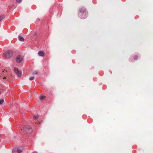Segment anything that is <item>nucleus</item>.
<instances>
[{"label":"nucleus","instance_id":"7","mask_svg":"<svg viewBox=\"0 0 153 153\" xmlns=\"http://www.w3.org/2000/svg\"><path fill=\"white\" fill-rule=\"evenodd\" d=\"M19 39L20 41L22 42H23L24 41V39L21 36H19Z\"/></svg>","mask_w":153,"mask_h":153},{"label":"nucleus","instance_id":"16","mask_svg":"<svg viewBox=\"0 0 153 153\" xmlns=\"http://www.w3.org/2000/svg\"><path fill=\"white\" fill-rule=\"evenodd\" d=\"M22 0H16L17 2L20 3L22 1Z\"/></svg>","mask_w":153,"mask_h":153},{"label":"nucleus","instance_id":"3","mask_svg":"<svg viewBox=\"0 0 153 153\" xmlns=\"http://www.w3.org/2000/svg\"><path fill=\"white\" fill-rule=\"evenodd\" d=\"M24 130L25 131H26L28 134H30L33 131L32 128L30 126L27 125L25 126Z\"/></svg>","mask_w":153,"mask_h":153},{"label":"nucleus","instance_id":"1","mask_svg":"<svg viewBox=\"0 0 153 153\" xmlns=\"http://www.w3.org/2000/svg\"><path fill=\"white\" fill-rule=\"evenodd\" d=\"M80 13L79 14V16L82 19H84L86 18L87 16V13L85 12V9L81 8L80 9Z\"/></svg>","mask_w":153,"mask_h":153},{"label":"nucleus","instance_id":"2","mask_svg":"<svg viewBox=\"0 0 153 153\" xmlns=\"http://www.w3.org/2000/svg\"><path fill=\"white\" fill-rule=\"evenodd\" d=\"M13 52L11 50L7 51L4 54V57L7 58H9L13 55Z\"/></svg>","mask_w":153,"mask_h":153},{"label":"nucleus","instance_id":"4","mask_svg":"<svg viewBox=\"0 0 153 153\" xmlns=\"http://www.w3.org/2000/svg\"><path fill=\"white\" fill-rule=\"evenodd\" d=\"M23 60L22 56L20 55H18L16 58V61L17 63H20Z\"/></svg>","mask_w":153,"mask_h":153},{"label":"nucleus","instance_id":"5","mask_svg":"<svg viewBox=\"0 0 153 153\" xmlns=\"http://www.w3.org/2000/svg\"><path fill=\"white\" fill-rule=\"evenodd\" d=\"M14 71L17 74L18 77H20L21 76V71L17 68H14Z\"/></svg>","mask_w":153,"mask_h":153},{"label":"nucleus","instance_id":"11","mask_svg":"<svg viewBox=\"0 0 153 153\" xmlns=\"http://www.w3.org/2000/svg\"><path fill=\"white\" fill-rule=\"evenodd\" d=\"M45 97L44 96H41L40 97V100H43L45 98Z\"/></svg>","mask_w":153,"mask_h":153},{"label":"nucleus","instance_id":"20","mask_svg":"<svg viewBox=\"0 0 153 153\" xmlns=\"http://www.w3.org/2000/svg\"><path fill=\"white\" fill-rule=\"evenodd\" d=\"M12 153H14V152H13V151H12Z\"/></svg>","mask_w":153,"mask_h":153},{"label":"nucleus","instance_id":"19","mask_svg":"<svg viewBox=\"0 0 153 153\" xmlns=\"http://www.w3.org/2000/svg\"><path fill=\"white\" fill-rule=\"evenodd\" d=\"M33 153H36V152H34Z\"/></svg>","mask_w":153,"mask_h":153},{"label":"nucleus","instance_id":"13","mask_svg":"<svg viewBox=\"0 0 153 153\" xmlns=\"http://www.w3.org/2000/svg\"><path fill=\"white\" fill-rule=\"evenodd\" d=\"M22 152V151L20 149H19L17 150V152L18 153H21Z\"/></svg>","mask_w":153,"mask_h":153},{"label":"nucleus","instance_id":"14","mask_svg":"<svg viewBox=\"0 0 153 153\" xmlns=\"http://www.w3.org/2000/svg\"><path fill=\"white\" fill-rule=\"evenodd\" d=\"M38 74V71H36L35 72H33V74Z\"/></svg>","mask_w":153,"mask_h":153},{"label":"nucleus","instance_id":"9","mask_svg":"<svg viewBox=\"0 0 153 153\" xmlns=\"http://www.w3.org/2000/svg\"><path fill=\"white\" fill-rule=\"evenodd\" d=\"M39 116L38 115H35L33 116V118L34 119H37L38 118Z\"/></svg>","mask_w":153,"mask_h":153},{"label":"nucleus","instance_id":"22","mask_svg":"<svg viewBox=\"0 0 153 153\" xmlns=\"http://www.w3.org/2000/svg\"><path fill=\"white\" fill-rule=\"evenodd\" d=\"M1 94V91H0V94Z\"/></svg>","mask_w":153,"mask_h":153},{"label":"nucleus","instance_id":"6","mask_svg":"<svg viewBox=\"0 0 153 153\" xmlns=\"http://www.w3.org/2000/svg\"><path fill=\"white\" fill-rule=\"evenodd\" d=\"M38 55L39 56H42V57L45 56V53L44 52L42 51H39L38 53Z\"/></svg>","mask_w":153,"mask_h":153},{"label":"nucleus","instance_id":"21","mask_svg":"<svg viewBox=\"0 0 153 153\" xmlns=\"http://www.w3.org/2000/svg\"><path fill=\"white\" fill-rule=\"evenodd\" d=\"M12 153H14V152H13V151H12Z\"/></svg>","mask_w":153,"mask_h":153},{"label":"nucleus","instance_id":"15","mask_svg":"<svg viewBox=\"0 0 153 153\" xmlns=\"http://www.w3.org/2000/svg\"><path fill=\"white\" fill-rule=\"evenodd\" d=\"M34 77H31L29 79L30 80H32L33 79H34Z\"/></svg>","mask_w":153,"mask_h":153},{"label":"nucleus","instance_id":"18","mask_svg":"<svg viewBox=\"0 0 153 153\" xmlns=\"http://www.w3.org/2000/svg\"><path fill=\"white\" fill-rule=\"evenodd\" d=\"M6 77L5 76V77H3V79H6Z\"/></svg>","mask_w":153,"mask_h":153},{"label":"nucleus","instance_id":"8","mask_svg":"<svg viewBox=\"0 0 153 153\" xmlns=\"http://www.w3.org/2000/svg\"><path fill=\"white\" fill-rule=\"evenodd\" d=\"M4 15H1L0 16V22H1L4 18Z\"/></svg>","mask_w":153,"mask_h":153},{"label":"nucleus","instance_id":"12","mask_svg":"<svg viewBox=\"0 0 153 153\" xmlns=\"http://www.w3.org/2000/svg\"><path fill=\"white\" fill-rule=\"evenodd\" d=\"M4 102L3 99L0 100V105L2 104Z\"/></svg>","mask_w":153,"mask_h":153},{"label":"nucleus","instance_id":"10","mask_svg":"<svg viewBox=\"0 0 153 153\" xmlns=\"http://www.w3.org/2000/svg\"><path fill=\"white\" fill-rule=\"evenodd\" d=\"M138 58V56L137 55H134V59L135 60H137Z\"/></svg>","mask_w":153,"mask_h":153},{"label":"nucleus","instance_id":"17","mask_svg":"<svg viewBox=\"0 0 153 153\" xmlns=\"http://www.w3.org/2000/svg\"><path fill=\"white\" fill-rule=\"evenodd\" d=\"M7 79H10V78L9 77H7Z\"/></svg>","mask_w":153,"mask_h":153}]
</instances>
